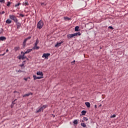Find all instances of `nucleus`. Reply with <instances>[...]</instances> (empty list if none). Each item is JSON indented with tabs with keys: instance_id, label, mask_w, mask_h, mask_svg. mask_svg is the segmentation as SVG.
<instances>
[{
	"instance_id": "1",
	"label": "nucleus",
	"mask_w": 128,
	"mask_h": 128,
	"mask_svg": "<svg viewBox=\"0 0 128 128\" xmlns=\"http://www.w3.org/2000/svg\"><path fill=\"white\" fill-rule=\"evenodd\" d=\"M80 34H81L80 32L74 33L73 34H68L67 35V38H68V40H70V38H72L78 36H80Z\"/></svg>"
},
{
	"instance_id": "2",
	"label": "nucleus",
	"mask_w": 128,
	"mask_h": 128,
	"mask_svg": "<svg viewBox=\"0 0 128 128\" xmlns=\"http://www.w3.org/2000/svg\"><path fill=\"white\" fill-rule=\"evenodd\" d=\"M42 26H44V22H42V20H40L37 24V28L40 30L41 28H42Z\"/></svg>"
},
{
	"instance_id": "3",
	"label": "nucleus",
	"mask_w": 128,
	"mask_h": 128,
	"mask_svg": "<svg viewBox=\"0 0 128 128\" xmlns=\"http://www.w3.org/2000/svg\"><path fill=\"white\" fill-rule=\"evenodd\" d=\"M9 18L10 20H14V22H18V18H16V17L14 15H10Z\"/></svg>"
},
{
	"instance_id": "4",
	"label": "nucleus",
	"mask_w": 128,
	"mask_h": 128,
	"mask_svg": "<svg viewBox=\"0 0 128 128\" xmlns=\"http://www.w3.org/2000/svg\"><path fill=\"white\" fill-rule=\"evenodd\" d=\"M50 56V53H47V54H44L42 58H46V60H48V56Z\"/></svg>"
},
{
	"instance_id": "5",
	"label": "nucleus",
	"mask_w": 128,
	"mask_h": 128,
	"mask_svg": "<svg viewBox=\"0 0 128 128\" xmlns=\"http://www.w3.org/2000/svg\"><path fill=\"white\" fill-rule=\"evenodd\" d=\"M30 38H32V37L31 36H28L24 40V42H23V46L24 48V46H26V42H28V40H30Z\"/></svg>"
},
{
	"instance_id": "6",
	"label": "nucleus",
	"mask_w": 128,
	"mask_h": 128,
	"mask_svg": "<svg viewBox=\"0 0 128 128\" xmlns=\"http://www.w3.org/2000/svg\"><path fill=\"white\" fill-rule=\"evenodd\" d=\"M33 78L34 80H40V78H42V76H36V75H34Z\"/></svg>"
},
{
	"instance_id": "7",
	"label": "nucleus",
	"mask_w": 128,
	"mask_h": 128,
	"mask_svg": "<svg viewBox=\"0 0 128 128\" xmlns=\"http://www.w3.org/2000/svg\"><path fill=\"white\" fill-rule=\"evenodd\" d=\"M16 26H17V28H20V26H22V24L18 21H17L16 22H15Z\"/></svg>"
},
{
	"instance_id": "8",
	"label": "nucleus",
	"mask_w": 128,
	"mask_h": 128,
	"mask_svg": "<svg viewBox=\"0 0 128 128\" xmlns=\"http://www.w3.org/2000/svg\"><path fill=\"white\" fill-rule=\"evenodd\" d=\"M44 112V110H42V108L40 107L38 110H36V113L38 114V112Z\"/></svg>"
},
{
	"instance_id": "9",
	"label": "nucleus",
	"mask_w": 128,
	"mask_h": 128,
	"mask_svg": "<svg viewBox=\"0 0 128 128\" xmlns=\"http://www.w3.org/2000/svg\"><path fill=\"white\" fill-rule=\"evenodd\" d=\"M62 42H64L62 41L60 42H58L57 43L56 45L55 46L56 47H58V46H60L62 45Z\"/></svg>"
},
{
	"instance_id": "10",
	"label": "nucleus",
	"mask_w": 128,
	"mask_h": 128,
	"mask_svg": "<svg viewBox=\"0 0 128 128\" xmlns=\"http://www.w3.org/2000/svg\"><path fill=\"white\" fill-rule=\"evenodd\" d=\"M22 6H28V2L26 0L25 2H23Z\"/></svg>"
},
{
	"instance_id": "11",
	"label": "nucleus",
	"mask_w": 128,
	"mask_h": 128,
	"mask_svg": "<svg viewBox=\"0 0 128 128\" xmlns=\"http://www.w3.org/2000/svg\"><path fill=\"white\" fill-rule=\"evenodd\" d=\"M6 40V38L5 36H0V40H2V42H4V40Z\"/></svg>"
},
{
	"instance_id": "12",
	"label": "nucleus",
	"mask_w": 128,
	"mask_h": 128,
	"mask_svg": "<svg viewBox=\"0 0 128 128\" xmlns=\"http://www.w3.org/2000/svg\"><path fill=\"white\" fill-rule=\"evenodd\" d=\"M37 76H44V74L42 72H36Z\"/></svg>"
},
{
	"instance_id": "13",
	"label": "nucleus",
	"mask_w": 128,
	"mask_h": 128,
	"mask_svg": "<svg viewBox=\"0 0 128 128\" xmlns=\"http://www.w3.org/2000/svg\"><path fill=\"white\" fill-rule=\"evenodd\" d=\"M85 104L87 106V108H90V102H86Z\"/></svg>"
},
{
	"instance_id": "14",
	"label": "nucleus",
	"mask_w": 128,
	"mask_h": 128,
	"mask_svg": "<svg viewBox=\"0 0 128 128\" xmlns=\"http://www.w3.org/2000/svg\"><path fill=\"white\" fill-rule=\"evenodd\" d=\"M32 49H28L26 52H24V54H30V52H32Z\"/></svg>"
},
{
	"instance_id": "15",
	"label": "nucleus",
	"mask_w": 128,
	"mask_h": 128,
	"mask_svg": "<svg viewBox=\"0 0 128 128\" xmlns=\"http://www.w3.org/2000/svg\"><path fill=\"white\" fill-rule=\"evenodd\" d=\"M73 124L76 126L78 124V120H74L73 122Z\"/></svg>"
},
{
	"instance_id": "16",
	"label": "nucleus",
	"mask_w": 128,
	"mask_h": 128,
	"mask_svg": "<svg viewBox=\"0 0 128 128\" xmlns=\"http://www.w3.org/2000/svg\"><path fill=\"white\" fill-rule=\"evenodd\" d=\"M32 50H40V46H36V45H34Z\"/></svg>"
},
{
	"instance_id": "17",
	"label": "nucleus",
	"mask_w": 128,
	"mask_h": 128,
	"mask_svg": "<svg viewBox=\"0 0 128 128\" xmlns=\"http://www.w3.org/2000/svg\"><path fill=\"white\" fill-rule=\"evenodd\" d=\"M6 24H12V20H10V19H8L6 22Z\"/></svg>"
},
{
	"instance_id": "18",
	"label": "nucleus",
	"mask_w": 128,
	"mask_h": 128,
	"mask_svg": "<svg viewBox=\"0 0 128 128\" xmlns=\"http://www.w3.org/2000/svg\"><path fill=\"white\" fill-rule=\"evenodd\" d=\"M81 114H82V116H84L86 114V111L82 110V111Z\"/></svg>"
},
{
	"instance_id": "19",
	"label": "nucleus",
	"mask_w": 128,
	"mask_h": 128,
	"mask_svg": "<svg viewBox=\"0 0 128 128\" xmlns=\"http://www.w3.org/2000/svg\"><path fill=\"white\" fill-rule=\"evenodd\" d=\"M24 62H26V61H24L22 64L19 65V66H20L22 68H24Z\"/></svg>"
},
{
	"instance_id": "20",
	"label": "nucleus",
	"mask_w": 128,
	"mask_h": 128,
	"mask_svg": "<svg viewBox=\"0 0 128 128\" xmlns=\"http://www.w3.org/2000/svg\"><path fill=\"white\" fill-rule=\"evenodd\" d=\"M78 28H80V26H76L75 27V32H78Z\"/></svg>"
},
{
	"instance_id": "21",
	"label": "nucleus",
	"mask_w": 128,
	"mask_h": 128,
	"mask_svg": "<svg viewBox=\"0 0 128 128\" xmlns=\"http://www.w3.org/2000/svg\"><path fill=\"white\" fill-rule=\"evenodd\" d=\"M81 126L83 128H86V124L85 123H81Z\"/></svg>"
},
{
	"instance_id": "22",
	"label": "nucleus",
	"mask_w": 128,
	"mask_h": 128,
	"mask_svg": "<svg viewBox=\"0 0 128 128\" xmlns=\"http://www.w3.org/2000/svg\"><path fill=\"white\" fill-rule=\"evenodd\" d=\"M38 42H39L38 39H37L36 40V43L34 44V46H38Z\"/></svg>"
},
{
	"instance_id": "23",
	"label": "nucleus",
	"mask_w": 128,
	"mask_h": 128,
	"mask_svg": "<svg viewBox=\"0 0 128 128\" xmlns=\"http://www.w3.org/2000/svg\"><path fill=\"white\" fill-rule=\"evenodd\" d=\"M20 4H22L18 2V4H16L14 5V7H15V8H16V7H18V6H20Z\"/></svg>"
},
{
	"instance_id": "24",
	"label": "nucleus",
	"mask_w": 128,
	"mask_h": 128,
	"mask_svg": "<svg viewBox=\"0 0 128 128\" xmlns=\"http://www.w3.org/2000/svg\"><path fill=\"white\" fill-rule=\"evenodd\" d=\"M30 94H24L23 96L24 98H26V96H30Z\"/></svg>"
},
{
	"instance_id": "25",
	"label": "nucleus",
	"mask_w": 128,
	"mask_h": 128,
	"mask_svg": "<svg viewBox=\"0 0 128 128\" xmlns=\"http://www.w3.org/2000/svg\"><path fill=\"white\" fill-rule=\"evenodd\" d=\"M64 19L67 20H70L71 18L68 17H64Z\"/></svg>"
},
{
	"instance_id": "26",
	"label": "nucleus",
	"mask_w": 128,
	"mask_h": 128,
	"mask_svg": "<svg viewBox=\"0 0 128 128\" xmlns=\"http://www.w3.org/2000/svg\"><path fill=\"white\" fill-rule=\"evenodd\" d=\"M20 50V47H15L14 48L15 52H17V50Z\"/></svg>"
},
{
	"instance_id": "27",
	"label": "nucleus",
	"mask_w": 128,
	"mask_h": 128,
	"mask_svg": "<svg viewBox=\"0 0 128 128\" xmlns=\"http://www.w3.org/2000/svg\"><path fill=\"white\" fill-rule=\"evenodd\" d=\"M46 106H48L46 105H44L42 106L41 108H42V110H44V108H46Z\"/></svg>"
},
{
	"instance_id": "28",
	"label": "nucleus",
	"mask_w": 128,
	"mask_h": 128,
	"mask_svg": "<svg viewBox=\"0 0 128 128\" xmlns=\"http://www.w3.org/2000/svg\"><path fill=\"white\" fill-rule=\"evenodd\" d=\"M22 60H24V58H26V56H21Z\"/></svg>"
},
{
	"instance_id": "29",
	"label": "nucleus",
	"mask_w": 128,
	"mask_h": 128,
	"mask_svg": "<svg viewBox=\"0 0 128 128\" xmlns=\"http://www.w3.org/2000/svg\"><path fill=\"white\" fill-rule=\"evenodd\" d=\"M84 120H85L86 122H87V120H88V118L86 117H84L83 118Z\"/></svg>"
},
{
	"instance_id": "30",
	"label": "nucleus",
	"mask_w": 128,
	"mask_h": 128,
	"mask_svg": "<svg viewBox=\"0 0 128 128\" xmlns=\"http://www.w3.org/2000/svg\"><path fill=\"white\" fill-rule=\"evenodd\" d=\"M16 72H24V71H22V70H16Z\"/></svg>"
},
{
	"instance_id": "31",
	"label": "nucleus",
	"mask_w": 128,
	"mask_h": 128,
	"mask_svg": "<svg viewBox=\"0 0 128 128\" xmlns=\"http://www.w3.org/2000/svg\"><path fill=\"white\" fill-rule=\"evenodd\" d=\"M116 116L114 114L112 116H110V118H116Z\"/></svg>"
},
{
	"instance_id": "32",
	"label": "nucleus",
	"mask_w": 128,
	"mask_h": 128,
	"mask_svg": "<svg viewBox=\"0 0 128 128\" xmlns=\"http://www.w3.org/2000/svg\"><path fill=\"white\" fill-rule=\"evenodd\" d=\"M10 2H8V4H7V6H10Z\"/></svg>"
},
{
	"instance_id": "33",
	"label": "nucleus",
	"mask_w": 128,
	"mask_h": 128,
	"mask_svg": "<svg viewBox=\"0 0 128 128\" xmlns=\"http://www.w3.org/2000/svg\"><path fill=\"white\" fill-rule=\"evenodd\" d=\"M20 16H22V18H24V15L23 14H20Z\"/></svg>"
},
{
	"instance_id": "34",
	"label": "nucleus",
	"mask_w": 128,
	"mask_h": 128,
	"mask_svg": "<svg viewBox=\"0 0 128 128\" xmlns=\"http://www.w3.org/2000/svg\"><path fill=\"white\" fill-rule=\"evenodd\" d=\"M0 2L4 3V0H0Z\"/></svg>"
},
{
	"instance_id": "35",
	"label": "nucleus",
	"mask_w": 128,
	"mask_h": 128,
	"mask_svg": "<svg viewBox=\"0 0 128 128\" xmlns=\"http://www.w3.org/2000/svg\"><path fill=\"white\" fill-rule=\"evenodd\" d=\"M108 28H111L112 30H114V28H112V26H110Z\"/></svg>"
},
{
	"instance_id": "36",
	"label": "nucleus",
	"mask_w": 128,
	"mask_h": 128,
	"mask_svg": "<svg viewBox=\"0 0 128 128\" xmlns=\"http://www.w3.org/2000/svg\"><path fill=\"white\" fill-rule=\"evenodd\" d=\"M21 54H23L22 56H24V54H24V52H21Z\"/></svg>"
},
{
	"instance_id": "37",
	"label": "nucleus",
	"mask_w": 128,
	"mask_h": 128,
	"mask_svg": "<svg viewBox=\"0 0 128 128\" xmlns=\"http://www.w3.org/2000/svg\"><path fill=\"white\" fill-rule=\"evenodd\" d=\"M2 14H4V11H2V12H1Z\"/></svg>"
},
{
	"instance_id": "38",
	"label": "nucleus",
	"mask_w": 128,
	"mask_h": 128,
	"mask_svg": "<svg viewBox=\"0 0 128 128\" xmlns=\"http://www.w3.org/2000/svg\"><path fill=\"white\" fill-rule=\"evenodd\" d=\"M24 80L27 81L28 80V78H24Z\"/></svg>"
},
{
	"instance_id": "39",
	"label": "nucleus",
	"mask_w": 128,
	"mask_h": 128,
	"mask_svg": "<svg viewBox=\"0 0 128 128\" xmlns=\"http://www.w3.org/2000/svg\"><path fill=\"white\" fill-rule=\"evenodd\" d=\"M19 60H22V56H20L18 58Z\"/></svg>"
},
{
	"instance_id": "40",
	"label": "nucleus",
	"mask_w": 128,
	"mask_h": 128,
	"mask_svg": "<svg viewBox=\"0 0 128 128\" xmlns=\"http://www.w3.org/2000/svg\"><path fill=\"white\" fill-rule=\"evenodd\" d=\"M14 92V94H16V92H18L15 90V91Z\"/></svg>"
},
{
	"instance_id": "41",
	"label": "nucleus",
	"mask_w": 128,
	"mask_h": 128,
	"mask_svg": "<svg viewBox=\"0 0 128 128\" xmlns=\"http://www.w3.org/2000/svg\"><path fill=\"white\" fill-rule=\"evenodd\" d=\"M41 4H42V6L44 5V3H42Z\"/></svg>"
},
{
	"instance_id": "42",
	"label": "nucleus",
	"mask_w": 128,
	"mask_h": 128,
	"mask_svg": "<svg viewBox=\"0 0 128 128\" xmlns=\"http://www.w3.org/2000/svg\"><path fill=\"white\" fill-rule=\"evenodd\" d=\"M8 52V49H7V50H6V52Z\"/></svg>"
},
{
	"instance_id": "43",
	"label": "nucleus",
	"mask_w": 128,
	"mask_h": 128,
	"mask_svg": "<svg viewBox=\"0 0 128 128\" xmlns=\"http://www.w3.org/2000/svg\"><path fill=\"white\" fill-rule=\"evenodd\" d=\"M72 64H74V62H72Z\"/></svg>"
},
{
	"instance_id": "44",
	"label": "nucleus",
	"mask_w": 128,
	"mask_h": 128,
	"mask_svg": "<svg viewBox=\"0 0 128 128\" xmlns=\"http://www.w3.org/2000/svg\"><path fill=\"white\" fill-rule=\"evenodd\" d=\"M74 62H74H76V60H74V62Z\"/></svg>"
},
{
	"instance_id": "45",
	"label": "nucleus",
	"mask_w": 128,
	"mask_h": 128,
	"mask_svg": "<svg viewBox=\"0 0 128 128\" xmlns=\"http://www.w3.org/2000/svg\"><path fill=\"white\" fill-rule=\"evenodd\" d=\"M22 70H23L24 69V66L21 68Z\"/></svg>"
},
{
	"instance_id": "46",
	"label": "nucleus",
	"mask_w": 128,
	"mask_h": 128,
	"mask_svg": "<svg viewBox=\"0 0 128 128\" xmlns=\"http://www.w3.org/2000/svg\"><path fill=\"white\" fill-rule=\"evenodd\" d=\"M16 99H15L14 102H16Z\"/></svg>"
},
{
	"instance_id": "47",
	"label": "nucleus",
	"mask_w": 128,
	"mask_h": 128,
	"mask_svg": "<svg viewBox=\"0 0 128 128\" xmlns=\"http://www.w3.org/2000/svg\"><path fill=\"white\" fill-rule=\"evenodd\" d=\"M2 56H4V54H2Z\"/></svg>"
},
{
	"instance_id": "48",
	"label": "nucleus",
	"mask_w": 128,
	"mask_h": 128,
	"mask_svg": "<svg viewBox=\"0 0 128 128\" xmlns=\"http://www.w3.org/2000/svg\"><path fill=\"white\" fill-rule=\"evenodd\" d=\"M11 106H12V104H11Z\"/></svg>"
},
{
	"instance_id": "49",
	"label": "nucleus",
	"mask_w": 128,
	"mask_h": 128,
	"mask_svg": "<svg viewBox=\"0 0 128 128\" xmlns=\"http://www.w3.org/2000/svg\"><path fill=\"white\" fill-rule=\"evenodd\" d=\"M11 106H12V104H11Z\"/></svg>"
},
{
	"instance_id": "50",
	"label": "nucleus",
	"mask_w": 128,
	"mask_h": 128,
	"mask_svg": "<svg viewBox=\"0 0 128 128\" xmlns=\"http://www.w3.org/2000/svg\"><path fill=\"white\" fill-rule=\"evenodd\" d=\"M82 122H84V120H82Z\"/></svg>"
},
{
	"instance_id": "51",
	"label": "nucleus",
	"mask_w": 128,
	"mask_h": 128,
	"mask_svg": "<svg viewBox=\"0 0 128 128\" xmlns=\"http://www.w3.org/2000/svg\"><path fill=\"white\" fill-rule=\"evenodd\" d=\"M0 56H2L1 54H0Z\"/></svg>"
}]
</instances>
